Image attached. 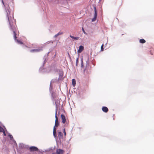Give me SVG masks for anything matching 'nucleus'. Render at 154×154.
Here are the masks:
<instances>
[{"label":"nucleus","mask_w":154,"mask_h":154,"mask_svg":"<svg viewBox=\"0 0 154 154\" xmlns=\"http://www.w3.org/2000/svg\"><path fill=\"white\" fill-rule=\"evenodd\" d=\"M78 60H79V58H76V65H77V63H78Z\"/></svg>","instance_id":"21"},{"label":"nucleus","mask_w":154,"mask_h":154,"mask_svg":"<svg viewBox=\"0 0 154 154\" xmlns=\"http://www.w3.org/2000/svg\"><path fill=\"white\" fill-rule=\"evenodd\" d=\"M10 137L11 138L12 137L11 136H10Z\"/></svg>","instance_id":"25"},{"label":"nucleus","mask_w":154,"mask_h":154,"mask_svg":"<svg viewBox=\"0 0 154 154\" xmlns=\"http://www.w3.org/2000/svg\"><path fill=\"white\" fill-rule=\"evenodd\" d=\"M4 129L2 127L0 126V132L4 131Z\"/></svg>","instance_id":"16"},{"label":"nucleus","mask_w":154,"mask_h":154,"mask_svg":"<svg viewBox=\"0 0 154 154\" xmlns=\"http://www.w3.org/2000/svg\"><path fill=\"white\" fill-rule=\"evenodd\" d=\"M17 41L18 43L19 44H23V42L17 40Z\"/></svg>","instance_id":"17"},{"label":"nucleus","mask_w":154,"mask_h":154,"mask_svg":"<svg viewBox=\"0 0 154 154\" xmlns=\"http://www.w3.org/2000/svg\"><path fill=\"white\" fill-rule=\"evenodd\" d=\"M57 111H56V113H55V127H57L59 125V123L58 122V117L57 116Z\"/></svg>","instance_id":"2"},{"label":"nucleus","mask_w":154,"mask_h":154,"mask_svg":"<svg viewBox=\"0 0 154 154\" xmlns=\"http://www.w3.org/2000/svg\"><path fill=\"white\" fill-rule=\"evenodd\" d=\"M42 50V49L39 48L38 49H32L30 51L31 52H38Z\"/></svg>","instance_id":"6"},{"label":"nucleus","mask_w":154,"mask_h":154,"mask_svg":"<svg viewBox=\"0 0 154 154\" xmlns=\"http://www.w3.org/2000/svg\"><path fill=\"white\" fill-rule=\"evenodd\" d=\"M63 33L62 32H59L58 33H57V34H56L54 36V37H57L59 35H62V34Z\"/></svg>","instance_id":"13"},{"label":"nucleus","mask_w":154,"mask_h":154,"mask_svg":"<svg viewBox=\"0 0 154 154\" xmlns=\"http://www.w3.org/2000/svg\"><path fill=\"white\" fill-rule=\"evenodd\" d=\"M8 12H7V16L8 18V20L9 22L10 25V29L13 31L14 33V37L15 40H16L17 38L16 36L17 34L16 31L17 30L16 26L15 23H13L11 20V17L9 16L10 13L9 10H8Z\"/></svg>","instance_id":"1"},{"label":"nucleus","mask_w":154,"mask_h":154,"mask_svg":"<svg viewBox=\"0 0 154 154\" xmlns=\"http://www.w3.org/2000/svg\"><path fill=\"white\" fill-rule=\"evenodd\" d=\"M2 4H3V5L4 6V7H5V5L4 4V2H3V0H2Z\"/></svg>","instance_id":"23"},{"label":"nucleus","mask_w":154,"mask_h":154,"mask_svg":"<svg viewBox=\"0 0 154 154\" xmlns=\"http://www.w3.org/2000/svg\"><path fill=\"white\" fill-rule=\"evenodd\" d=\"M94 17L92 19V21L93 22L94 21L96 20L97 17V12L96 8L95 7H94Z\"/></svg>","instance_id":"3"},{"label":"nucleus","mask_w":154,"mask_h":154,"mask_svg":"<svg viewBox=\"0 0 154 154\" xmlns=\"http://www.w3.org/2000/svg\"><path fill=\"white\" fill-rule=\"evenodd\" d=\"M69 36L72 39H74V40H76L79 39V37H74L71 35H70Z\"/></svg>","instance_id":"11"},{"label":"nucleus","mask_w":154,"mask_h":154,"mask_svg":"<svg viewBox=\"0 0 154 154\" xmlns=\"http://www.w3.org/2000/svg\"><path fill=\"white\" fill-rule=\"evenodd\" d=\"M84 47L82 45L79 46V48L77 51L78 53H81L84 50Z\"/></svg>","instance_id":"8"},{"label":"nucleus","mask_w":154,"mask_h":154,"mask_svg":"<svg viewBox=\"0 0 154 154\" xmlns=\"http://www.w3.org/2000/svg\"><path fill=\"white\" fill-rule=\"evenodd\" d=\"M29 150L30 152H33L37 151L38 150V148L35 146H32L29 148Z\"/></svg>","instance_id":"4"},{"label":"nucleus","mask_w":154,"mask_h":154,"mask_svg":"<svg viewBox=\"0 0 154 154\" xmlns=\"http://www.w3.org/2000/svg\"><path fill=\"white\" fill-rule=\"evenodd\" d=\"M3 132V134H4V135L5 136L6 135V134H5V133L4 131H4L3 132Z\"/></svg>","instance_id":"22"},{"label":"nucleus","mask_w":154,"mask_h":154,"mask_svg":"<svg viewBox=\"0 0 154 154\" xmlns=\"http://www.w3.org/2000/svg\"><path fill=\"white\" fill-rule=\"evenodd\" d=\"M81 66L82 67V68L83 67V61L82 60V62L81 63Z\"/></svg>","instance_id":"19"},{"label":"nucleus","mask_w":154,"mask_h":154,"mask_svg":"<svg viewBox=\"0 0 154 154\" xmlns=\"http://www.w3.org/2000/svg\"><path fill=\"white\" fill-rule=\"evenodd\" d=\"M58 136L59 137H62L63 136V134L61 132H59L58 133Z\"/></svg>","instance_id":"15"},{"label":"nucleus","mask_w":154,"mask_h":154,"mask_svg":"<svg viewBox=\"0 0 154 154\" xmlns=\"http://www.w3.org/2000/svg\"><path fill=\"white\" fill-rule=\"evenodd\" d=\"M64 152V151L63 149H58L56 150V153L53 154H63Z\"/></svg>","instance_id":"5"},{"label":"nucleus","mask_w":154,"mask_h":154,"mask_svg":"<svg viewBox=\"0 0 154 154\" xmlns=\"http://www.w3.org/2000/svg\"><path fill=\"white\" fill-rule=\"evenodd\" d=\"M82 31L83 32L85 33V34L86 33V32H85L84 29L83 28H82Z\"/></svg>","instance_id":"24"},{"label":"nucleus","mask_w":154,"mask_h":154,"mask_svg":"<svg viewBox=\"0 0 154 154\" xmlns=\"http://www.w3.org/2000/svg\"><path fill=\"white\" fill-rule=\"evenodd\" d=\"M102 110L104 112H107L108 111V108L106 106L103 107L102 108Z\"/></svg>","instance_id":"9"},{"label":"nucleus","mask_w":154,"mask_h":154,"mask_svg":"<svg viewBox=\"0 0 154 154\" xmlns=\"http://www.w3.org/2000/svg\"><path fill=\"white\" fill-rule=\"evenodd\" d=\"M103 46H104L103 45H103H101V51H103Z\"/></svg>","instance_id":"18"},{"label":"nucleus","mask_w":154,"mask_h":154,"mask_svg":"<svg viewBox=\"0 0 154 154\" xmlns=\"http://www.w3.org/2000/svg\"><path fill=\"white\" fill-rule=\"evenodd\" d=\"M61 118L62 119V122L63 124H64L66 121V119L64 115L62 114L61 115Z\"/></svg>","instance_id":"7"},{"label":"nucleus","mask_w":154,"mask_h":154,"mask_svg":"<svg viewBox=\"0 0 154 154\" xmlns=\"http://www.w3.org/2000/svg\"><path fill=\"white\" fill-rule=\"evenodd\" d=\"M140 42L141 43L143 44L146 42V41L143 39H140Z\"/></svg>","instance_id":"14"},{"label":"nucleus","mask_w":154,"mask_h":154,"mask_svg":"<svg viewBox=\"0 0 154 154\" xmlns=\"http://www.w3.org/2000/svg\"><path fill=\"white\" fill-rule=\"evenodd\" d=\"M63 133H64V135L65 136L66 135V132L65 128H64L63 129Z\"/></svg>","instance_id":"20"},{"label":"nucleus","mask_w":154,"mask_h":154,"mask_svg":"<svg viewBox=\"0 0 154 154\" xmlns=\"http://www.w3.org/2000/svg\"><path fill=\"white\" fill-rule=\"evenodd\" d=\"M72 85L75 86V85L76 84V81L74 79H73L72 80Z\"/></svg>","instance_id":"12"},{"label":"nucleus","mask_w":154,"mask_h":154,"mask_svg":"<svg viewBox=\"0 0 154 154\" xmlns=\"http://www.w3.org/2000/svg\"><path fill=\"white\" fill-rule=\"evenodd\" d=\"M56 128L55 127H54L53 128V135L55 137H56Z\"/></svg>","instance_id":"10"}]
</instances>
